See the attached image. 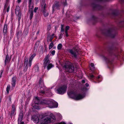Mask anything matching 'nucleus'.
<instances>
[{
	"label": "nucleus",
	"instance_id": "1",
	"mask_svg": "<svg viewBox=\"0 0 124 124\" xmlns=\"http://www.w3.org/2000/svg\"><path fill=\"white\" fill-rule=\"evenodd\" d=\"M40 118V123L41 124H46L55 122L56 118L52 113H44L39 116Z\"/></svg>",
	"mask_w": 124,
	"mask_h": 124
},
{
	"label": "nucleus",
	"instance_id": "2",
	"mask_svg": "<svg viewBox=\"0 0 124 124\" xmlns=\"http://www.w3.org/2000/svg\"><path fill=\"white\" fill-rule=\"evenodd\" d=\"M68 94L70 97L76 100H81L85 96L84 94H77L76 92H68Z\"/></svg>",
	"mask_w": 124,
	"mask_h": 124
},
{
	"label": "nucleus",
	"instance_id": "3",
	"mask_svg": "<svg viewBox=\"0 0 124 124\" xmlns=\"http://www.w3.org/2000/svg\"><path fill=\"white\" fill-rule=\"evenodd\" d=\"M36 54L35 53H34L33 54H31V56L29 59L28 63V58L27 57H25L24 58V64L25 66H26V67L27 68L28 66L30 67L31 65L32 61L33 58L36 55Z\"/></svg>",
	"mask_w": 124,
	"mask_h": 124
},
{
	"label": "nucleus",
	"instance_id": "4",
	"mask_svg": "<svg viewBox=\"0 0 124 124\" xmlns=\"http://www.w3.org/2000/svg\"><path fill=\"white\" fill-rule=\"evenodd\" d=\"M50 61L48 58V55H46L45 57L44 63V68L47 66L48 70H49L52 68L54 66V65L51 63H49Z\"/></svg>",
	"mask_w": 124,
	"mask_h": 124
},
{
	"label": "nucleus",
	"instance_id": "5",
	"mask_svg": "<svg viewBox=\"0 0 124 124\" xmlns=\"http://www.w3.org/2000/svg\"><path fill=\"white\" fill-rule=\"evenodd\" d=\"M67 88L66 85H63L57 89V93L59 94H63L66 92Z\"/></svg>",
	"mask_w": 124,
	"mask_h": 124
},
{
	"label": "nucleus",
	"instance_id": "6",
	"mask_svg": "<svg viewBox=\"0 0 124 124\" xmlns=\"http://www.w3.org/2000/svg\"><path fill=\"white\" fill-rule=\"evenodd\" d=\"M104 34L106 36H109L113 38L115 36L116 34H114L111 29H110L106 31Z\"/></svg>",
	"mask_w": 124,
	"mask_h": 124
},
{
	"label": "nucleus",
	"instance_id": "7",
	"mask_svg": "<svg viewBox=\"0 0 124 124\" xmlns=\"http://www.w3.org/2000/svg\"><path fill=\"white\" fill-rule=\"evenodd\" d=\"M53 100H44L41 103L47 106L48 107L50 108H52L53 106L52 105L53 103Z\"/></svg>",
	"mask_w": 124,
	"mask_h": 124
},
{
	"label": "nucleus",
	"instance_id": "8",
	"mask_svg": "<svg viewBox=\"0 0 124 124\" xmlns=\"http://www.w3.org/2000/svg\"><path fill=\"white\" fill-rule=\"evenodd\" d=\"M15 13L17 16H18V21H20L21 18V14L20 8L19 6H17L16 7L15 9Z\"/></svg>",
	"mask_w": 124,
	"mask_h": 124
},
{
	"label": "nucleus",
	"instance_id": "9",
	"mask_svg": "<svg viewBox=\"0 0 124 124\" xmlns=\"http://www.w3.org/2000/svg\"><path fill=\"white\" fill-rule=\"evenodd\" d=\"M66 70L67 72H71L74 70V68L70 64L65 66Z\"/></svg>",
	"mask_w": 124,
	"mask_h": 124
},
{
	"label": "nucleus",
	"instance_id": "10",
	"mask_svg": "<svg viewBox=\"0 0 124 124\" xmlns=\"http://www.w3.org/2000/svg\"><path fill=\"white\" fill-rule=\"evenodd\" d=\"M40 115L36 116L33 115L32 117L31 118L33 122L36 123H38L39 122H40V118L39 117Z\"/></svg>",
	"mask_w": 124,
	"mask_h": 124
},
{
	"label": "nucleus",
	"instance_id": "11",
	"mask_svg": "<svg viewBox=\"0 0 124 124\" xmlns=\"http://www.w3.org/2000/svg\"><path fill=\"white\" fill-rule=\"evenodd\" d=\"M69 52L71 54L72 56L75 58L77 57L78 54L77 50L75 49H70L69 50Z\"/></svg>",
	"mask_w": 124,
	"mask_h": 124
},
{
	"label": "nucleus",
	"instance_id": "12",
	"mask_svg": "<svg viewBox=\"0 0 124 124\" xmlns=\"http://www.w3.org/2000/svg\"><path fill=\"white\" fill-rule=\"evenodd\" d=\"M49 90V89L46 88L44 86H42L40 88V93H44L47 92V91Z\"/></svg>",
	"mask_w": 124,
	"mask_h": 124
},
{
	"label": "nucleus",
	"instance_id": "13",
	"mask_svg": "<svg viewBox=\"0 0 124 124\" xmlns=\"http://www.w3.org/2000/svg\"><path fill=\"white\" fill-rule=\"evenodd\" d=\"M15 106L13 104L12 105V109L11 113V115L12 116L14 115H15Z\"/></svg>",
	"mask_w": 124,
	"mask_h": 124
},
{
	"label": "nucleus",
	"instance_id": "14",
	"mask_svg": "<svg viewBox=\"0 0 124 124\" xmlns=\"http://www.w3.org/2000/svg\"><path fill=\"white\" fill-rule=\"evenodd\" d=\"M23 116V115L22 113H21L20 114L19 116L18 119V124H19L20 122H22V119Z\"/></svg>",
	"mask_w": 124,
	"mask_h": 124
},
{
	"label": "nucleus",
	"instance_id": "15",
	"mask_svg": "<svg viewBox=\"0 0 124 124\" xmlns=\"http://www.w3.org/2000/svg\"><path fill=\"white\" fill-rule=\"evenodd\" d=\"M35 104H39L40 103V101L38 97H35L33 99Z\"/></svg>",
	"mask_w": 124,
	"mask_h": 124
},
{
	"label": "nucleus",
	"instance_id": "16",
	"mask_svg": "<svg viewBox=\"0 0 124 124\" xmlns=\"http://www.w3.org/2000/svg\"><path fill=\"white\" fill-rule=\"evenodd\" d=\"M16 78L15 77H13L12 78V86L15 87V85L16 82Z\"/></svg>",
	"mask_w": 124,
	"mask_h": 124
},
{
	"label": "nucleus",
	"instance_id": "17",
	"mask_svg": "<svg viewBox=\"0 0 124 124\" xmlns=\"http://www.w3.org/2000/svg\"><path fill=\"white\" fill-rule=\"evenodd\" d=\"M7 25L6 23H5L3 29V32L4 33V35L6 34L7 32Z\"/></svg>",
	"mask_w": 124,
	"mask_h": 124
},
{
	"label": "nucleus",
	"instance_id": "18",
	"mask_svg": "<svg viewBox=\"0 0 124 124\" xmlns=\"http://www.w3.org/2000/svg\"><path fill=\"white\" fill-rule=\"evenodd\" d=\"M53 103L52 105L53 106V107L52 108H57L58 106V103L57 102H56L54 101L53 100Z\"/></svg>",
	"mask_w": 124,
	"mask_h": 124
},
{
	"label": "nucleus",
	"instance_id": "19",
	"mask_svg": "<svg viewBox=\"0 0 124 124\" xmlns=\"http://www.w3.org/2000/svg\"><path fill=\"white\" fill-rule=\"evenodd\" d=\"M4 9H7V11L8 12L9 9V7L8 6V4L7 2L6 3L5 5Z\"/></svg>",
	"mask_w": 124,
	"mask_h": 124
},
{
	"label": "nucleus",
	"instance_id": "20",
	"mask_svg": "<svg viewBox=\"0 0 124 124\" xmlns=\"http://www.w3.org/2000/svg\"><path fill=\"white\" fill-rule=\"evenodd\" d=\"M59 6H60L59 4V2H56L55 5H54L53 7L57 9H58Z\"/></svg>",
	"mask_w": 124,
	"mask_h": 124
},
{
	"label": "nucleus",
	"instance_id": "21",
	"mask_svg": "<svg viewBox=\"0 0 124 124\" xmlns=\"http://www.w3.org/2000/svg\"><path fill=\"white\" fill-rule=\"evenodd\" d=\"M43 13L44 16H47L48 15V13L46 11V9L43 10Z\"/></svg>",
	"mask_w": 124,
	"mask_h": 124
},
{
	"label": "nucleus",
	"instance_id": "22",
	"mask_svg": "<svg viewBox=\"0 0 124 124\" xmlns=\"http://www.w3.org/2000/svg\"><path fill=\"white\" fill-rule=\"evenodd\" d=\"M41 5L42 7L43 6V10L45 9V8L46 7V5L44 4V1L43 0L42 1L41 3Z\"/></svg>",
	"mask_w": 124,
	"mask_h": 124
},
{
	"label": "nucleus",
	"instance_id": "23",
	"mask_svg": "<svg viewBox=\"0 0 124 124\" xmlns=\"http://www.w3.org/2000/svg\"><path fill=\"white\" fill-rule=\"evenodd\" d=\"M38 104H36L34 106H33V109H39V106L38 105Z\"/></svg>",
	"mask_w": 124,
	"mask_h": 124
},
{
	"label": "nucleus",
	"instance_id": "24",
	"mask_svg": "<svg viewBox=\"0 0 124 124\" xmlns=\"http://www.w3.org/2000/svg\"><path fill=\"white\" fill-rule=\"evenodd\" d=\"M10 85H7V87L6 88V91L7 92V93H9V90H10Z\"/></svg>",
	"mask_w": 124,
	"mask_h": 124
},
{
	"label": "nucleus",
	"instance_id": "25",
	"mask_svg": "<svg viewBox=\"0 0 124 124\" xmlns=\"http://www.w3.org/2000/svg\"><path fill=\"white\" fill-rule=\"evenodd\" d=\"M33 8L34 7L33 4H29V8L30 11V9L32 10Z\"/></svg>",
	"mask_w": 124,
	"mask_h": 124
},
{
	"label": "nucleus",
	"instance_id": "26",
	"mask_svg": "<svg viewBox=\"0 0 124 124\" xmlns=\"http://www.w3.org/2000/svg\"><path fill=\"white\" fill-rule=\"evenodd\" d=\"M62 45L61 44H59L57 46V49L58 50H60L62 48Z\"/></svg>",
	"mask_w": 124,
	"mask_h": 124
},
{
	"label": "nucleus",
	"instance_id": "27",
	"mask_svg": "<svg viewBox=\"0 0 124 124\" xmlns=\"http://www.w3.org/2000/svg\"><path fill=\"white\" fill-rule=\"evenodd\" d=\"M54 46V44L52 42H51L49 46V49H51L52 47H53Z\"/></svg>",
	"mask_w": 124,
	"mask_h": 124
},
{
	"label": "nucleus",
	"instance_id": "28",
	"mask_svg": "<svg viewBox=\"0 0 124 124\" xmlns=\"http://www.w3.org/2000/svg\"><path fill=\"white\" fill-rule=\"evenodd\" d=\"M35 71L37 72L39 70V68L37 66H36L34 67Z\"/></svg>",
	"mask_w": 124,
	"mask_h": 124
},
{
	"label": "nucleus",
	"instance_id": "29",
	"mask_svg": "<svg viewBox=\"0 0 124 124\" xmlns=\"http://www.w3.org/2000/svg\"><path fill=\"white\" fill-rule=\"evenodd\" d=\"M9 58V56L8 55H7L6 57L5 60V63H6L8 61V60Z\"/></svg>",
	"mask_w": 124,
	"mask_h": 124
},
{
	"label": "nucleus",
	"instance_id": "30",
	"mask_svg": "<svg viewBox=\"0 0 124 124\" xmlns=\"http://www.w3.org/2000/svg\"><path fill=\"white\" fill-rule=\"evenodd\" d=\"M64 25L63 24H62L61 25V32H63L64 31Z\"/></svg>",
	"mask_w": 124,
	"mask_h": 124
},
{
	"label": "nucleus",
	"instance_id": "31",
	"mask_svg": "<svg viewBox=\"0 0 124 124\" xmlns=\"http://www.w3.org/2000/svg\"><path fill=\"white\" fill-rule=\"evenodd\" d=\"M33 16V12L31 10V13H30V18L31 19L32 18Z\"/></svg>",
	"mask_w": 124,
	"mask_h": 124
},
{
	"label": "nucleus",
	"instance_id": "32",
	"mask_svg": "<svg viewBox=\"0 0 124 124\" xmlns=\"http://www.w3.org/2000/svg\"><path fill=\"white\" fill-rule=\"evenodd\" d=\"M70 28V27L69 26H66L65 28V32H68L67 31Z\"/></svg>",
	"mask_w": 124,
	"mask_h": 124
},
{
	"label": "nucleus",
	"instance_id": "33",
	"mask_svg": "<svg viewBox=\"0 0 124 124\" xmlns=\"http://www.w3.org/2000/svg\"><path fill=\"white\" fill-rule=\"evenodd\" d=\"M90 66L92 67V69L93 70L94 69V64L93 63H91L90 64Z\"/></svg>",
	"mask_w": 124,
	"mask_h": 124
},
{
	"label": "nucleus",
	"instance_id": "34",
	"mask_svg": "<svg viewBox=\"0 0 124 124\" xmlns=\"http://www.w3.org/2000/svg\"><path fill=\"white\" fill-rule=\"evenodd\" d=\"M57 116H58L60 118H61L62 116L61 114L59 113H57Z\"/></svg>",
	"mask_w": 124,
	"mask_h": 124
},
{
	"label": "nucleus",
	"instance_id": "35",
	"mask_svg": "<svg viewBox=\"0 0 124 124\" xmlns=\"http://www.w3.org/2000/svg\"><path fill=\"white\" fill-rule=\"evenodd\" d=\"M94 77V76L93 75H89V78L90 79H92Z\"/></svg>",
	"mask_w": 124,
	"mask_h": 124
},
{
	"label": "nucleus",
	"instance_id": "36",
	"mask_svg": "<svg viewBox=\"0 0 124 124\" xmlns=\"http://www.w3.org/2000/svg\"><path fill=\"white\" fill-rule=\"evenodd\" d=\"M3 70H1L0 71V78H1V75H2V73H3Z\"/></svg>",
	"mask_w": 124,
	"mask_h": 124
},
{
	"label": "nucleus",
	"instance_id": "37",
	"mask_svg": "<svg viewBox=\"0 0 124 124\" xmlns=\"http://www.w3.org/2000/svg\"><path fill=\"white\" fill-rule=\"evenodd\" d=\"M55 51L54 50H53L51 52V54L53 55H54L55 54Z\"/></svg>",
	"mask_w": 124,
	"mask_h": 124
},
{
	"label": "nucleus",
	"instance_id": "38",
	"mask_svg": "<svg viewBox=\"0 0 124 124\" xmlns=\"http://www.w3.org/2000/svg\"><path fill=\"white\" fill-rule=\"evenodd\" d=\"M38 9V7H35L34 8V12H36L37 10Z\"/></svg>",
	"mask_w": 124,
	"mask_h": 124
},
{
	"label": "nucleus",
	"instance_id": "39",
	"mask_svg": "<svg viewBox=\"0 0 124 124\" xmlns=\"http://www.w3.org/2000/svg\"><path fill=\"white\" fill-rule=\"evenodd\" d=\"M53 37L51 36L49 40L50 42H51L52 41V40L53 39Z\"/></svg>",
	"mask_w": 124,
	"mask_h": 124
},
{
	"label": "nucleus",
	"instance_id": "40",
	"mask_svg": "<svg viewBox=\"0 0 124 124\" xmlns=\"http://www.w3.org/2000/svg\"><path fill=\"white\" fill-rule=\"evenodd\" d=\"M29 4H33L32 0H29Z\"/></svg>",
	"mask_w": 124,
	"mask_h": 124
},
{
	"label": "nucleus",
	"instance_id": "41",
	"mask_svg": "<svg viewBox=\"0 0 124 124\" xmlns=\"http://www.w3.org/2000/svg\"><path fill=\"white\" fill-rule=\"evenodd\" d=\"M66 34V36L67 37H68V32H65Z\"/></svg>",
	"mask_w": 124,
	"mask_h": 124
},
{
	"label": "nucleus",
	"instance_id": "42",
	"mask_svg": "<svg viewBox=\"0 0 124 124\" xmlns=\"http://www.w3.org/2000/svg\"><path fill=\"white\" fill-rule=\"evenodd\" d=\"M39 84L40 85L42 84V81L41 79H40L39 80Z\"/></svg>",
	"mask_w": 124,
	"mask_h": 124
},
{
	"label": "nucleus",
	"instance_id": "43",
	"mask_svg": "<svg viewBox=\"0 0 124 124\" xmlns=\"http://www.w3.org/2000/svg\"><path fill=\"white\" fill-rule=\"evenodd\" d=\"M53 8V10H52V12L53 13L54 11V9L55 8H54L53 7H52Z\"/></svg>",
	"mask_w": 124,
	"mask_h": 124
},
{
	"label": "nucleus",
	"instance_id": "44",
	"mask_svg": "<svg viewBox=\"0 0 124 124\" xmlns=\"http://www.w3.org/2000/svg\"><path fill=\"white\" fill-rule=\"evenodd\" d=\"M120 23L121 24H124V21H121L120 22Z\"/></svg>",
	"mask_w": 124,
	"mask_h": 124
},
{
	"label": "nucleus",
	"instance_id": "45",
	"mask_svg": "<svg viewBox=\"0 0 124 124\" xmlns=\"http://www.w3.org/2000/svg\"><path fill=\"white\" fill-rule=\"evenodd\" d=\"M24 122L23 121L21 122H20L19 124H24Z\"/></svg>",
	"mask_w": 124,
	"mask_h": 124
},
{
	"label": "nucleus",
	"instance_id": "46",
	"mask_svg": "<svg viewBox=\"0 0 124 124\" xmlns=\"http://www.w3.org/2000/svg\"><path fill=\"white\" fill-rule=\"evenodd\" d=\"M50 28L51 27L50 26H49V27H48L47 28V29H48V30H49Z\"/></svg>",
	"mask_w": 124,
	"mask_h": 124
},
{
	"label": "nucleus",
	"instance_id": "47",
	"mask_svg": "<svg viewBox=\"0 0 124 124\" xmlns=\"http://www.w3.org/2000/svg\"><path fill=\"white\" fill-rule=\"evenodd\" d=\"M85 85L87 87L89 86V84L87 83H86Z\"/></svg>",
	"mask_w": 124,
	"mask_h": 124
},
{
	"label": "nucleus",
	"instance_id": "48",
	"mask_svg": "<svg viewBox=\"0 0 124 124\" xmlns=\"http://www.w3.org/2000/svg\"><path fill=\"white\" fill-rule=\"evenodd\" d=\"M21 0H17V2L18 3H20L21 1Z\"/></svg>",
	"mask_w": 124,
	"mask_h": 124
},
{
	"label": "nucleus",
	"instance_id": "49",
	"mask_svg": "<svg viewBox=\"0 0 124 124\" xmlns=\"http://www.w3.org/2000/svg\"><path fill=\"white\" fill-rule=\"evenodd\" d=\"M82 82L83 83H84L85 82V80H83L82 81Z\"/></svg>",
	"mask_w": 124,
	"mask_h": 124
},
{
	"label": "nucleus",
	"instance_id": "50",
	"mask_svg": "<svg viewBox=\"0 0 124 124\" xmlns=\"http://www.w3.org/2000/svg\"><path fill=\"white\" fill-rule=\"evenodd\" d=\"M65 1H66V0ZM63 4L64 6L66 5L67 4L66 2H65V3H64Z\"/></svg>",
	"mask_w": 124,
	"mask_h": 124
},
{
	"label": "nucleus",
	"instance_id": "51",
	"mask_svg": "<svg viewBox=\"0 0 124 124\" xmlns=\"http://www.w3.org/2000/svg\"><path fill=\"white\" fill-rule=\"evenodd\" d=\"M54 34H52V35L51 36V37H53L54 38Z\"/></svg>",
	"mask_w": 124,
	"mask_h": 124
},
{
	"label": "nucleus",
	"instance_id": "52",
	"mask_svg": "<svg viewBox=\"0 0 124 124\" xmlns=\"http://www.w3.org/2000/svg\"><path fill=\"white\" fill-rule=\"evenodd\" d=\"M118 54H116L115 55V56H116V57H117V56H118Z\"/></svg>",
	"mask_w": 124,
	"mask_h": 124
},
{
	"label": "nucleus",
	"instance_id": "53",
	"mask_svg": "<svg viewBox=\"0 0 124 124\" xmlns=\"http://www.w3.org/2000/svg\"><path fill=\"white\" fill-rule=\"evenodd\" d=\"M57 28L56 27H55V31H56L57 30Z\"/></svg>",
	"mask_w": 124,
	"mask_h": 124
},
{
	"label": "nucleus",
	"instance_id": "54",
	"mask_svg": "<svg viewBox=\"0 0 124 124\" xmlns=\"http://www.w3.org/2000/svg\"><path fill=\"white\" fill-rule=\"evenodd\" d=\"M86 88H85L84 89V90H86Z\"/></svg>",
	"mask_w": 124,
	"mask_h": 124
},
{
	"label": "nucleus",
	"instance_id": "55",
	"mask_svg": "<svg viewBox=\"0 0 124 124\" xmlns=\"http://www.w3.org/2000/svg\"><path fill=\"white\" fill-rule=\"evenodd\" d=\"M100 76H98V79H99L100 78Z\"/></svg>",
	"mask_w": 124,
	"mask_h": 124
},
{
	"label": "nucleus",
	"instance_id": "56",
	"mask_svg": "<svg viewBox=\"0 0 124 124\" xmlns=\"http://www.w3.org/2000/svg\"><path fill=\"white\" fill-rule=\"evenodd\" d=\"M61 38H60V37H59V39H61Z\"/></svg>",
	"mask_w": 124,
	"mask_h": 124
},
{
	"label": "nucleus",
	"instance_id": "57",
	"mask_svg": "<svg viewBox=\"0 0 124 124\" xmlns=\"http://www.w3.org/2000/svg\"><path fill=\"white\" fill-rule=\"evenodd\" d=\"M7 1H8L9 0H6Z\"/></svg>",
	"mask_w": 124,
	"mask_h": 124
},
{
	"label": "nucleus",
	"instance_id": "58",
	"mask_svg": "<svg viewBox=\"0 0 124 124\" xmlns=\"http://www.w3.org/2000/svg\"><path fill=\"white\" fill-rule=\"evenodd\" d=\"M69 124H72L71 123H69Z\"/></svg>",
	"mask_w": 124,
	"mask_h": 124
},
{
	"label": "nucleus",
	"instance_id": "59",
	"mask_svg": "<svg viewBox=\"0 0 124 124\" xmlns=\"http://www.w3.org/2000/svg\"><path fill=\"white\" fill-rule=\"evenodd\" d=\"M39 32H38V33Z\"/></svg>",
	"mask_w": 124,
	"mask_h": 124
},
{
	"label": "nucleus",
	"instance_id": "60",
	"mask_svg": "<svg viewBox=\"0 0 124 124\" xmlns=\"http://www.w3.org/2000/svg\"><path fill=\"white\" fill-rule=\"evenodd\" d=\"M90 69H91V67H90Z\"/></svg>",
	"mask_w": 124,
	"mask_h": 124
}]
</instances>
